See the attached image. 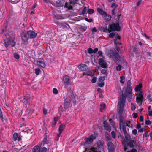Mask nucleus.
<instances>
[{
    "label": "nucleus",
    "mask_w": 152,
    "mask_h": 152,
    "mask_svg": "<svg viewBox=\"0 0 152 152\" xmlns=\"http://www.w3.org/2000/svg\"><path fill=\"white\" fill-rule=\"evenodd\" d=\"M131 82L130 80L128 81L127 83V87L124 93L122 92V94L120 96L118 105L119 107L118 113L120 115H121L124 110L125 105V99L127 98V100L129 102L131 101L132 95V90L131 86Z\"/></svg>",
    "instance_id": "nucleus-1"
},
{
    "label": "nucleus",
    "mask_w": 152,
    "mask_h": 152,
    "mask_svg": "<svg viewBox=\"0 0 152 152\" xmlns=\"http://www.w3.org/2000/svg\"><path fill=\"white\" fill-rule=\"evenodd\" d=\"M37 33L33 31H28L23 36H22V40L23 41L26 42L29 38H35L37 36Z\"/></svg>",
    "instance_id": "nucleus-2"
},
{
    "label": "nucleus",
    "mask_w": 152,
    "mask_h": 152,
    "mask_svg": "<svg viewBox=\"0 0 152 152\" xmlns=\"http://www.w3.org/2000/svg\"><path fill=\"white\" fill-rule=\"evenodd\" d=\"M109 56L110 57L112 58L116 63L117 61H120L122 60L123 61L124 60L123 57H120L115 50H110Z\"/></svg>",
    "instance_id": "nucleus-3"
},
{
    "label": "nucleus",
    "mask_w": 152,
    "mask_h": 152,
    "mask_svg": "<svg viewBox=\"0 0 152 152\" xmlns=\"http://www.w3.org/2000/svg\"><path fill=\"white\" fill-rule=\"evenodd\" d=\"M144 93L142 91H140L136 94V102L139 106H141L143 101Z\"/></svg>",
    "instance_id": "nucleus-4"
},
{
    "label": "nucleus",
    "mask_w": 152,
    "mask_h": 152,
    "mask_svg": "<svg viewBox=\"0 0 152 152\" xmlns=\"http://www.w3.org/2000/svg\"><path fill=\"white\" fill-rule=\"evenodd\" d=\"M121 27L118 21L115 23H113L110 24L108 28V31L110 32L111 31H119Z\"/></svg>",
    "instance_id": "nucleus-5"
},
{
    "label": "nucleus",
    "mask_w": 152,
    "mask_h": 152,
    "mask_svg": "<svg viewBox=\"0 0 152 152\" xmlns=\"http://www.w3.org/2000/svg\"><path fill=\"white\" fill-rule=\"evenodd\" d=\"M48 141L47 139V137L44 138L43 141L39 144V146L42 147V150L43 148H45L46 149V152L47 151V148L48 147Z\"/></svg>",
    "instance_id": "nucleus-6"
},
{
    "label": "nucleus",
    "mask_w": 152,
    "mask_h": 152,
    "mask_svg": "<svg viewBox=\"0 0 152 152\" xmlns=\"http://www.w3.org/2000/svg\"><path fill=\"white\" fill-rule=\"evenodd\" d=\"M120 129L123 131L125 137L127 139H130V136L127 133L125 125L124 124H122L120 125Z\"/></svg>",
    "instance_id": "nucleus-7"
},
{
    "label": "nucleus",
    "mask_w": 152,
    "mask_h": 152,
    "mask_svg": "<svg viewBox=\"0 0 152 152\" xmlns=\"http://www.w3.org/2000/svg\"><path fill=\"white\" fill-rule=\"evenodd\" d=\"M96 138L95 136L93 134H91L89 136L88 138H86L84 140L86 144H88L92 143L93 140Z\"/></svg>",
    "instance_id": "nucleus-8"
},
{
    "label": "nucleus",
    "mask_w": 152,
    "mask_h": 152,
    "mask_svg": "<svg viewBox=\"0 0 152 152\" xmlns=\"http://www.w3.org/2000/svg\"><path fill=\"white\" fill-rule=\"evenodd\" d=\"M99 64L100 66L102 68H106L107 66V63L102 58H100L99 59Z\"/></svg>",
    "instance_id": "nucleus-9"
},
{
    "label": "nucleus",
    "mask_w": 152,
    "mask_h": 152,
    "mask_svg": "<svg viewBox=\"0 0 152 152\" xmlns=\"http://www.w3.org/2000/svg\"><path fill=\"white\" fill-rule=\"evenodd\" d=\"M105 80V77L102 76L100 77L98 80V86L100 87H103L104 85V82Z\"/></svg>",
    "instance_id": "nucleus-10"
},
{
    "label": "nucleus",
    "mask_w": 152,
    "mask_h": 152,
    "mask_svg": "<svg viewBox=\"0 0 152 152\" xmlns=\"http://www.w3.org/2000/svg\"><path fill=\"white\" fill-rule=\"evenodd\" d=\"M65 125L64 124L61 125L58 129V133L57 134V137L58 138H59L60 135L62 132V131L64 130L65 128Z\"/></svg>",
    "instance_id": "nucleus-11"
},
{
    "label": "nucleus",
    "mask_w": 152,
    "mask_h": 152,
    "mask_svg": "<svg viewBox=\"0 0 152 152\" xmlns=\"http://www.w3.org/2000/svg\"><path fill=\"white\" fill-rule=\"evenodd\" d=\"M108 149L109 152H114V145L112 143L109 142L107 144Z\"/></svg>",
    "instance_id": "nucleus-12"
},
{
    "label": "nucleus",
    "mask_w": 152,
    "mask_h": 152,
    "mask_svg": "<svg viewBox=\"0 0 152 152\" xmlns=\"http://www.w3.org/2000/svg\"><path fill=\"white\" fill-rule=\"evenodd\" d=\"M79 69L83 71H86L88 69L87 65L84 64H81L78 66Z\"/></svg>",
    "instance_id": "nucleus-13"
},
{
    "label": "nucleus",
    "mask_w": 152,
    "mask_h": 152,
    "mask_svg": "<svg viewBox=\"0 0 152 152\" xmlns=\"http://www.w3.org/2000/svg\"><path fill=\"white\" fill-rule=\"evenodd\" d=\"M104 129L110 132L111 131V127L108 123L105 121H104Z\"/></svg>",
    "instance_id": "nucleus-14"
},
{
    "label": "nucleus",
    "mask_w": 152,
    "mask_h": 152,
    "mask_svg": "<svg viewBox=\"0 0 152 152\" xmlns=\"http://www.w3.org/2000/svg\"><path fill=\"white\" fill-rule=\"evenodd\" d=\"M42 147L39 145L35 146L33 149V152H41Z\"/></svg>",
    "instance_id": "nucleus-15"
},
{
    "label": "nucleus",
    "mask_w": 152,
    "mask_h": 152,
    "mask_svg": "<svg viewBox=\"0 0 152 152\" xmlns=\"http://www.w3.org/2000/svg\"><path fill=\"white\" fill-rule=\"evenodd\" d=\"M70 100L66 98L65 99L64 102V107L65 109H67L70 104Z\"/></svg>",
    "instance_id": "nucleus-16"
},
{
    "label": "nucleus",
    "mask_w": 152,
    "mask_h": 152,
    "mask_svg": "<svg viewBox=\"0 0 152 152\" xmlns=\"http://www.w3.org/2000/svg\"><path fill=\"white\" fill-rule=\"evenodd\" d=\"M134 141L135 142H136L134 140H133L127 141L126 143L128 146H129L131 148H133L134 147L133 143Z\"/></svg>",
    "instance_id": "nucleus-17"
},
{
    "label": "nucleus",
    "mask_w": 152,
    "mask_h": 152,
    "mask_svg": "<svg viewBox=\"0 0 152 152\" xmlns=\"http://www.w3.org/2000/svg\"><path fill=\"white\" fill-rule=\"evenodd\" d=\"M11 40L9 38H7L4 40V45L7 49H8L9 45L10 44Z\"/></svg>",
    "instance_id": "nucleus-18"
},
{
    "label": "nucleus",
    "mask_w": 152,
    "mask_h": 152,
    "mask_svg": "<svg viewBox=\"0 0 152 152\" xmlns=\"http://www.w3.org/2000/svg\"><path fill=\"white\" fill-rule=\"evenodd\" d=\"M37 64L42 68H44L45 67V63L42 61H38L37 62Z\"/></svg>",
    "instance_id": "nucleus-19"
},
{
    "label": "nucleus",
    "mask_w": 152,
    "mask_h": 152,
    "mask_svg": "<svg viewBox=\"0 0 152 152\" xmlns=\"http://www.w3.org/2000/svg\"><path fill=\"white\" fill-rule=\"evenodd\" d=\"M63 80L65 83L68 84L69 83V77L67 75H66L63 77Z\"/></svg>",
    "instance_id": "nucleus-20"
},
{
    "label": "nucleus",
    "mask_w": 152,
    "mask_h": 152,
    "mask_svg": "<svg viewBox=\"0 0 152 152\" xmlns=\"http://www.w3.org/2000/svg\"><path fill=\"white\" fill-rule=\"evenodd\" d=\"M104 19L107 22L110 21L111 18V16L110 15H107L106 14L104 16Z\"/></svg>",
    "instance_id": "nucleus-21"
},
{
    "label": "nucleus",
    "mask_w": 152,
    "mask_h": 152,
    "mask_svg": "<svg viewBox=\"0 0 152 152\" xmlns=\"http://www.w3.org/2000/svg\"><path fill=\"white\" fill-rule=\"evenodd\" d=\"M104 142L102 140H99L97 142V145L98 147L101 148L103 147Z\"/></svg>",
    "instance_id": "nucleus-22"
},
{
    "label": "nucleus",
    "mask_w": 152,
    "mask_h": 152,
    "mask_svg": "<svg viewBox=\"0 0 152 152\" xmlns=\"http://www.w3.org/2000/svg\"><path fill=\"white\" fill-rule=\"evenodd\" d=\"M97 11L100 14L103 16H104L106 14L105 12L100 8H98Z\"/></svg>",
    "instance_id": "nucleus-23"
},
{
    "label": "nucleus",
    "mask_w": 152,
    "mask_h": 152,
    "mask_svg": "<svg viewBox=\"0 0 152 152\" xmlns=\"http://www.w3.org/2000/svg\"><path fill=\"white\" fill-rule=\"evenodd\" d=\"M142 88V85L141 84H140L139 85H137L135 88V91L137 92L139 91H140L141 89Z\"/></svg>",
    "instance_id": "nucleus-24"
},
{
    "label": "nucleus",
    "mask_w": 152,
    "mask_h": 152,
    "mask_svg": "<svg viewBox=\"0 0 152 152\" xmlns=\"http://www.w3.org/2000/svg\"><path fill=\"white\" fill-rule=\"evenodd\" d=\"M126 124L127 126L129 127V128H132L133 127V125L131 123L130 121L127 120L126 122Z\"/></svg>",
    "instance_id": "nucleus-25"
},
{
    "label": "nucleus",
    "mask_w": 152,
    "mask_h": 152,
    "mask_svg": "<svg viewBox=\"0 0 152 152\" xmlns=\"http://www.w3.org/2000/svg\"><path fill=\"white\" fill-rule=\"evenodd\" d=\"M34 112V110L33 109H27L26 110V114L29 115H31Z\"/></svg>",
    "instance_id": "nucleus-26"
},
{
    "label": "nucleus",
    "mask_w": 152,
    "mask_h": 152,
    "mask_svg": "<svg viewBox=\"0 0 152 152\" xmlns=\"http://www.w3.org/2000/svg\"><path fill=\"white\" fill-rule=\"evenodd\" d=\"M101 31L104 32H106L107 31H108V29L107 28V26L104 27H102L100 28Z\"/></svg>",
    "instance_id": "nucleus-27"
},
{
    "label": "nucleus",
    "mask_w": 152,
    "mask_h": 152,
    "mask_svg": "<svg viewBox=\"0 0 152 152\" xmlns=\"http://www.w3.org/2000/svg\"><path fill=\"white\" fill-rule=\"evenodd\" d=\"M90 152H99L97 148L94 147H91L88 149Z\"/></svg>",
    "instance_id": "nucleus-28"
},
{
    "label": "nucleus",
    "mask_w": 152,
    "mask_h": 152,
    "mask_svg": "<svg viewBox=\"0 0 152 152\" xmlns=\"http://www.w3.org/2000/svg\"><path fill=\"white\" fill-rule=\"evenodd\" d=\"M54 17L57 20L62 19L63 18L62 16L58 14L54 15Z\"/></svg>",
    "instance_id": "nucleus-29"
},
{
    "label": "nucleus",
    "mask_w": 152,
    "mask_h": 152,
    "mask_svg": "<svg viewBox=\"0 0 152 152\" xmlns=\"http://www.w3.org/2000/svg\"><path fill=\"white\" fill-rule=\"evenodd\" d=\"M11 42L10 43V44L12 46V47H14V46H15L16 45V41L15 39H12L11 40Z\"/></svg>",
    "instance_id": "nucleus-30"
},
{
    "label": "nucleus",
    "mask_w": 152,
    "mask_h": 152,
    "mask_svg": "<svg viewBox=\"0 0 152 152\" xmlns=\"http://www.w3.org/2000/svg\"><path fill=\"white\" fill-rule=\"evenodd\" d=\"M92 74V72H91L90 71H88L86 72H84L83 73V75L84 76L85 75H86L87 76H90Z\"/></svg>",
    "instance_id": "nucleus-31"
},
{
    "label": "nucleus",
    "mask_w": 152,
    "mask_h": 152,
    "mask_svg": "<svg viewBox=\"0 0 152 152\" xmlns=\"http://www.w3.org/2000/svg\"><path fill=\"white\" fill-rule=\"evenodd\" d=\"M28 98L27 97H25L22 100V102L23 103L25 104H27L28 102Z\"/></svg>",
    "instance_id": "nucleus-32"
},
{
    "label": "nucleus",
    "mask_w": 152,
    "mask_h": 152,
    "mask_svg": "<svg viewBox=\"0 0 152 152\" xmlns=\"http://www.w3.org/2000/svg\"><path fill=\"white\" fill-rule=\"evenodd\" d=\"M120 82L122 84H124L125 82L123 81L125 79V77L124 76H121L120 77Z\"/></svg>",
    "instance_id": "nucleus-33"
},
{
    "label": "nucleus",
    "mask_w": 152,
    "mask_h": 152,
    "mask_svg": "<svg viewBox=\"0 0 152 152\" xmlns=\"http://www.w3.org/2000/svg\"><path fill=\"white\" fill-rule=\"evenodd\" d=\"M18 134L16 133H15L14 134L13 138L14 140L15 141L17 140L18 137Z\"/></svg>",
    "instance_id": "nucleus-34"
},
{
    "label": "nucleus",
    "mask_w": 152,
    "mask_h": 152,
    "mask_svg": "<svg viewBox=\"0 0 152 152\" xmlns=\"http://www.w3.org/2000/svg\"><path fill=\"white\" fill-rule=\"evenodd\" d=\"M55 5L56 7H58L62 6H63V4L61 1L59 3L56 2Z\"/></svg>",
    "instance_id": "nucleus-35"
},
{
    "label": "nucleus",
    "mask_w": 152,
    "mask_h": 152,
    "mask_svg": "<svg viewBox=\"0 0 152 152\" xmlns=\"http://www.w3.org/2000/svg\"><path fill=\"white\" fill-rule=\"evenodd\" d=\"M35 72L36 74L37 75L39 74L41 72L40 69L39 68L35 69Z\"/></svg>",
    "instance_id": "nucleus-36"
},
{
    "label": "nucleus",
    "mask_w": 152,
    "mask_h": 152,
    "mask_svg": "<svg viewBox=\"0 0 152 152\" xmlns=\"http://www.w3.org/2000/svg\"><path fill=\"white\" fill-rule=\"evenodd\" d=\"M87 27L86 26H82L81 27V29L82 31L83 32H84L87 29Z\"/></svg>",
    "instance_id": "nucleus-37"
},
{
    "label": "nucleus",
    "mask_w": 152,
    "mask_h": 152,
    "mask_svg": "<svg viewBox=\"0 0 152 152\" xmlns=\"http://www.w3.org/2000/svg\"><path fill=\"white\" fill-rule=\"evenodd\" d=\"M131 109L132 111H134L136 108L135 105L132 103H131Z\"/></svg>",
    "instance_id": "nucleus-38"
},
{
    "label": "nucleus",
    "mask_w": 152,
    "mask_h": 152,
    "mask_svg": "<svg viewBox=\"0 0 152 152\" xmlns=\"http://www.w3.org/2000/svg\"><path fill=\"white\" fill-rule=\"evenodd\" d=\"M71 3L73 4H77L78 3L79 0H70Z\"/></svg>",
    "instance_id": "nucleus-39"
},
{
    "label": "nucleus",
    "mask_w": 152,
    "mask_h": 152,
    "mask_svg": "<svg viewBox=\"0 0 152 152\" xmlns=\"http://www.w3.org/2000/svg\"><path fill=\"white\" fill-rule=\"evenodd\" d=\"M111 134L112 137L114 139H115L116 138V133L115 131H112L111 132Z\"/></svg>",
    "instance_id": "nucleus-40"
},
{
    "label": "nucleus",
    "mask_w": 152,
    "mask_h": 152,
    "mask_svg": "<svg viewBox=\"0 0 152 152\" xmlns=\"http://www.w3.org/2000/svg\"><path fill=\"white\" fill-rule=\"evenodd\" d=\"M100 106L101 108L100 109V110L101 112H102V110L105 108V104H101Z\"/></svg>",
    "instance_id": "nucleus-41"
},
{
    "label": "nucleus",
    "mask_w": 152,
    "mask_h": 152,
    "mask_svg": "<svg viewBox=\"0 0 152 152\" xmlns=\"http://www.w3.org/2000/svg\"><path fill=\"white\" fill-rule=\"evenodd\" d=\"M94 12V10L92 9H89L88 12V13L89 14H92Z\"/></svg>",
    "instance_id": "nucleus-42"
},
{
    "label": "nucleus",
    "mask_w": 152,
    "mask_h": 152,
    "mask_svg": "<svg viewBox=\"0 0 152 152\" xmlns=\"http://www.w3.org/2000/svg\"><path fill=\"white\" fill-rule=\"evenodd\" d=\"M97 81V77H94L91 80L92 83H96Z\"/></svg>",
    "instance_id": "nucleus-43"
},
{
    "label": "nucleus",
    "mask_w": 152,
    "mask_h": 152,
    "mask_svg": "<svg viewBox=\"0 0 152 152\" xmlns=\"http://www.w3.org/2000/svg\"><path fill=\"white\" fill-rule=\"evenodd\" d=\"M145 123L146 125H148L151 124V121L148 120H145Z\"/></svg>",
    "instance_id": "nucleus-44"
},
{
    "label": "nucleus",
    "mask_w": 152,
    "mask_h": 152,
    "mask_svg": "<svg viewBox=\"0 0 152 152\" xmlns=\"http://www.w3.org/2000/svg\"><path fill=\"white\" fill-rule=\"evenodd\" d=\"M101 73L102 74H104V75H107V71L105 69H102L101 71Z\"/></svg>",
    "instance_id": "nucleus-45"
},
{
    "label": "nucleus",
    "mask_w": 152,
    "mask_h": 152,
    "mask_svg": "<svg viewBox=\"0 0 152 152\" xmlns=\"http://www.w3.org/2000/svg\"><path fill=\"white\" fill-rule=\"evenodd\" d=\"M118 5L116 4L115 3H113L111 6V7L112 8H115L116 9L118 6Z\"/></svg>",
    "instance_id": "nucleus-46"
},
{
    "label": "nucleus",
    "mask_w": 152,
    "mask_h": 152,
    "mask_svg": "<svg viewBox=\"0 0 152 152\" xmlns=\"http://www.w3.org/2000/svg\"><path fill=\"white\" fill-rule=\"evenodd\" d=\"M87 10V8L86 7H84L83 8V10L82 12V15H84L86 13V10Z\"/></svg>",
    "instance_id": "nucleus-47"
},
{
    "label": "nucleus",
    "mask_w": 152,
    "mask_h": 152,
    "mask_svg": "<svg viewBox=\"0 0 152 152\" xmlns=\"http://www.w3.org/2000/svg\"><path fill=\"white\" fill-rule=\"evenodd\" d=\"M121 66L120 65H118L116 68V70L117 71H120L121 70Z\"/></svg>",
    "instance_id": "nucleus-48"
},
{
    "label": "nucleus",
    "mask_w": 152,
    "mask_h": 152,
    "mask_svg": "<svg viewBox=\"0 0 152 152\" xmlns=\"http://www.w3.org/2000/svg\"><path fill=\"white\" fill-rule=\"evenodd\" d=\"M14 56L15 58H16V59H18L20 58V56L17 53H15L14 54Z\"/></svg>",
    "instance_id": "nucleus-49"
},
{
    "label": "nucleus",
    "mask_w": 152,
    "mask_h": 152,
    "mask_svg": "<svg viewBox=\"0 0 152 152\" xmlns=\"http://www.w3.org/2000/svg\"><path fill=\"white\" fill-rule=\"evenodd\" d=\"M88 52L90 54H92L93 53V50L91 48H89L88 50Z\"/></svg>",
    "instance_id": "nucleus-50"
},
{
    "label": "nucleus",
    "mask_w": 152,
    "mask_h": 152,
    "mask_svg": "<svg viewBox=\"0 0 152 152\" xmlns=\"http://www.w3.org/2000/svg\"><path fill=\"white\" fill-rule=\"evenodd\" d=\"M115 35V33H111L109 35V37L110 38H113Z\"/></svg>",
    "instance_id": "nucleus-51"
},
{
    "label": "nucleus",
    "mask_w": 152,
    "mask_h": 152,
    "mask_svg": "<svg viewBox=\"0 0 152 152\" xmlns=\"http://www.w3.org/2000/svg\"><path fill=\"white\" fill-rule=\"evenodd\" d=\"M92 34H94V32H96L97 31V29L95 27H94L92 29Z\"/></svg>",
    "instance_id": "nucleus-52"
},
{
    "label": "nucleus",
    "mask_w": 152,
    "mask_h": 152,
    "mask_svg": "<svg viewBox=\"0 0 152 152\" xmlns=\"http://www.w3.org/2000/svg\"><path fill=\"white\" fill-rule=\"evenodd\" d=\"M85 20L86 21L88 22H91L93 21V19L91 18L88 19L87 18H85Z\"/></svg>",
    "instance_id": "nucleus-53"
},
{
    "label": "nucleus",
    "mask_w": 152,
    "mask_h": 152,
    "mask_svg": "<svg viewBox=\"0 0 152 152\" xmlns=\"http://www.w3.org/2000/svg\"><path fill=\"white\" fill-rule=\"evenodd\" d=\"M53 93L55 94H57L58 93V91L57 89L56 88H54L53 90Z\"/></svg>",
    "instance_id": "nucleus-54"
},
{
    "label": "nucleus",
    "mask_w": 152,
    "mask_h": 152,
    "mask_svg": "<svg viewBox=\"0 0 152 152\" xmlns=\"http://www.w3.org/2000/svg\"><path fill=\"white\" fill-rule=\"evenodd\" d=\"M132 133L134 135H136L137 133V130L136 129L133 130L132 131Z\"/></svg>",
    "instance_id": "nucleus-55"
},
{
    "label": "nucleus",
    "mask_w": 152,
    "mask_h": 152,
    "mask_svg": "<svg viewBox=\"0 0 152 152\" xmlns=\"http://www.w3.org/2000/svg\"><path fill=\"white\" fill-rule=\"evenodd\" d=\"M66 28H68L69 27V25L65 23H64L62 24Z\"/></svg>",
    "instance_id": "nucleus-56"
},
{
    "label": "nucleus",
    "mask_w": 152,
    "mask_h": 152,
    "mask_svg": "<svg viewBox=\"0 0 152 152\" xmlns=\"http://www.w3.org/2000/svg\"><path fill=\"white\" fill-rule=\"evenodd\" d=\"M58 119L59 118L58 117H54L53 120L54 122L56 123L57 121L58 120Z\"/></svg>",
    "instance_id": "nucleus-57"
},
{
    "label": "nucleus",
    "mask_w": 152,
    "mask_h": 152,
    "mask_svg": "<svg viewBox=\"0 0 152 152\" xmlns=\"http://www.w3.org/2000/svg\"><path fill=\"white\" fill-rule=\"evenodd\" d=\"M123 145L124 146V149L125 151H126L128 149V148H127V146L126 145L125 143H123Z\"/></svg>",
    "instance_id": "nucleus-58"
},
{
    "label": "nucleus",
    "mask_w": 152,
    "mask_h": 152,
    "mask_svg": "<svg viewBox=\"0 0 152 152\" xmlns=\"http://www.w3.org/2000/svg\"><path fill=\"white\" fill-rule=\"evenodd\" d=\"M105 136L107 138L108 140H109L110 139V135L107 133H105Z\"/></svg>",
    "instance_id": "nucleus-59"
},
{
    "label": "nucleus",
    "mask_w": 152,
    "mask_h": 152,
    "mask_svg": "<svg viewBox=\"0 0 152 152\" xmlns=\"http://www.w3.org/2000/svg\"><path fill=\"white\" fill-rule=\"evenodd\" d=\"M6 27H5L2 30H0V34H2L6 30Z\"/></svg>",
    "instance_id": "nucleus-60"
},
{
    "label": "nucleus",
    "mask_w": 152,
    "mask_h": 152,
    "mask_svg": "<svg viewBox=\"0 0 152 152\" xmlns=\"http://www.w3.org/2000/svg\"><path fill=\"white\" fill-rule=\"evenodd\" d=\"M148 132L146 131L145 133L143 134L144 137L146 139H147L148 138Z\"/></svg>",
    "instance_id": "nucleus-61"
},
{
    "label": "nucleus",
    "mask_w": 152,
    "mask_h": 152,
    "mask_svg": "<svg viewBox=\"0 0 152 152\" xmlns=\"http://www.w3.org/2000/svg\"><path fill=\"white\" fill-rule=\"evenodd\" d=\"M137 150L134 148L132 149L131 150L127 151V152H136Z\"/></svg>",
    "instance_id": "nucleus-62"
},
{
    "label": "nucleus",
    "mask_w": 152,
    "mask_h": 152,
    "mask_svg": "<svg viewBox=\"0 0 152 152\" xmlns=\"http://www.w3.org/2000/svg\"><path fill=\"white\" fill-rule=\"evenodd\" d=\"M56 123L53 122L51 124V126L54 128H56Z\"/></svg>",
    "instance_id": "nucleus-63"
},
{
    "label": "nucleus",
    "mask_w": 152,
    "mask_h": 152,
    "mask_svg": "<svg viewBox=\"0 0 152 152\" xmlns=\"http://www.w3.org/2000/svg\"><path fill=\"white\" fill-rule=\"evenodd\" d=\"M98 51V49L97 48H95L94 50H93V53H96Z\"/></svg>",
    "instance_id": "nucleus-64"
}]
</instances>
